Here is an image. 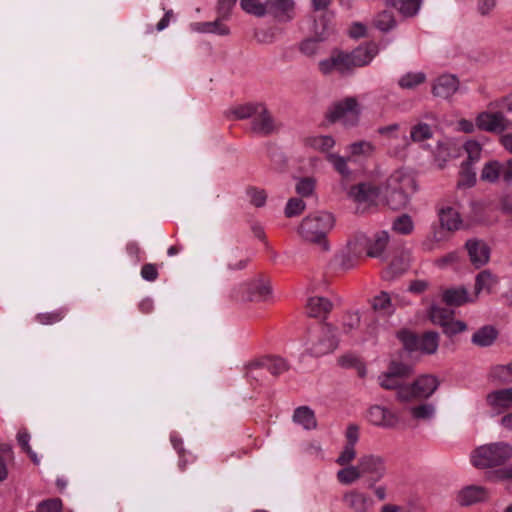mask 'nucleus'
<instances>
[{"label": "nucleus", "mask_w": 512, "mask_h": 512, "mask_svg": "<svg viewBox=\"0 0 512 512\" xmlns=\"http://www.w3.org/2000/svg\"><path fill=\"white\" fill-rule=\"evenodd\" d=\"M359 325V314L357 312H349L343 318L342 330L345 334H351L354 330L358 329Z\"/></svg>", "instance_id": "6e6d98bb"}, {"label": "nucleus", "mask_w": 512, "mask_h": 512, "mask_svg": "<svg viewBox=\"0 0 512 512\" xmlns=\"http://www.w3.org/2000/svg\"><path fill=\"white\" fill-rule=\"evenodd\" d=\"M499 283V279L490 270H483L477 274L475 279V293L479 295L482 292L491 294Z\"/></svg>", "instance_id": "b1692460"}, {"label": "nucleus", "mask_w": 512, "mask_h": 512, "mask_svg": "<svg viewBox=\"0 0 512 512\" xmlns=\"http://www.w3.org/2000/svg\"><path fill=\"white\" fill-rule=\"evenodd\" d=\"M62 502L60 499H48L38 504V512H60Z\"/></svg>", "instance_id": "69168bd1"}, {"label": "nucleus", "mask_w": 512, "mask_h": 512, "mask_svg": "<svg viewBox=\"0 0 512 512\" xmlns=\"http://www.w3.org/2000/svg\"><path fill=\"white\" fill-rule=\"evenodd\" d=\"M338 346V338L336 328L330 324H324L321 327L319 339L313 343L311 352L315 356H322L334 351Z\"/></svg>", "instance_id": "f8f14e48"}, {"label": "nucleus", "mask_w": 512, "mask_h": 512, "mask_svg": "<svg viewBox=\"0 0 512 512\" xmlns=\"http://www.w3.org/2000/svg\"><path fill=\"white\" fill-rule=\"evenodd\" d=\"M306 144L321 152H327L335 145V140L329 135H317L306 139Z\"/></svg>", "instance_id": "f704fd0d"}, {"label": "nucleus", "mask_w": 512, "mask_h": 512, "mask_svg": "<svg viewBox=\"0 0 512 512\" xmlns=\"http://www.w3.org/2000/svg\"><path fill=\"white\" fill-rule=\"evenodd\" d=\"M295 2L293 0H267L266 15L279 22H289L294 18Z\"/></svg>", "instance_id": "4468645a"}, {"label": "nucleus", "mask_w": 512, "mask_h": 512, "mask_svg": "<svg viewBox=\"0 0 512 512\" xmlns=\"http://www.w3.org/2000/svg\"><path fill=\"white\" fill-rule=\"evenodd\" d=\"M486 404L494 415L512 409V387L493 390L486 395Z\"/></svg>", "instance_id": "ddd939ff"}, {"label": "nucleus", "mask_w": 512, "mask_h": 512, "mask_svg": "<svg viewBox=\"0 0 512 512\" xmlns=\"http://www.w3.org/2000/svg\"><path fill=\"white\" fill-rule=\"evenodd\" d=\"M397 337L404 348L410 352L420 351L424 354H434L439 346V335L433 331L417 336L408 330H401L397 333Z\"/></svg>", "instance_id": "423d86ee"}, {"label": "nucleus", "mask_w": 512, "mask_h": 512, "mask_svg": "<svg viewBox=\"0 0 512 512\" xmlns=\"http://www.w3.org/2000/svg\"><path fill=\"white\" fill-rule=\"evenodd\" d=\"M240 293L236 297L243 301H266L271 295V288L262 282H253L242 285Z\"/></svg>", "instance_id": "6ab92c4d"}, {"label": "nucleus", "mask_w": 512, "mask_h": 512, "mask_svg": "<svg viewBox=\"0 0 512 512\" xmlns=\"http://www.w3.org/2000/svg\"><path fill=\"white\" fill-rule=\"evenodd\" d=\"M475 122L476 126L485 132L502 134L504 131L512 130V120L502 112H481Z\"/></svg>", "instance_id": "6e6552de"}, {"label": "nucleus", "mask_w": 512, "mask_h": 512, "mask_svg": "<svg viewBox=\"0 0 512 512\" xmlns=\"http://www.w3.org/2000/svg\"><path fill=\"white\" fill-rule=\"evenodd\" d=\"M219 18L212 22L197 23L195 29L201 33H214L220 36H226L230 33V29Z\"/></svg>", "instance_id": "c756f323"}, {"label": "nucleus", "mask_w": 512, "mask_h": 512, "mask_svg": "<svg viewBox=\"0 0 512 512\" xmlns=\"http://www.w3.org/2000/svg\"><path fill=\"white\" fill-rule=\"evenodd\" d=\"M248 195L250 197L251 203L256 207H261L265 204L267 199V194L264 190H259L256 188H249Z\"/></svg>", "instance_id": "338daca9"}, {"label": "nucleus", "mask_w": 512, "mask_h": 512, "mask_svg": "<svg viewBox=\"0 0 512 512\" xmlns=\"http://www.w3.org/2000/svg\"><path fill=\"white\" fill-rule=\"evenodd\" d=\"M67 312L68 309L62 307L51 312L38 313L35 316V320L41 325H53L55 323L62 321L66 316Z\"/></svg>", "instance_id": "72a5a7b5"}, {"label": "nucleus", "mask_w": 512, "mask_h": 512, "mask_svg": "<svg viewBox=\"0 0 512 512\" xmlns=\"http://www.w3.org/2000/svg\"><path fill=\"white\" fill-rule=\"evenodd\" d=\"M497 336V330L491 325H486L472 335L471 342L479 347H489L496 341Z\"/></svg>", "instance_id": "393cba45"}, {"label": "nucleus", "mask_w": 512, "mask_h": 512, "mask_svg": "<svg viewBox=\"0 0 512 512\" xmlns=\"http://www.w3.org/2000/svg\"><path fill=\"white\" fill-rule=\"evenodd\" d=\"M432 136V128L427 123H418L410 131V138L413 142H422L432 138Z\"/></svg>", "instance_id": "ea45409f"}, {"label": "nucleus", "mask_w": 512, "mask_h": 512, "mask_svg": "<svg viewBox=\"0 0 512 512\" xmlns=\"http://www.w3.org/2000/svg\"><path fill=\"white\" fill-rule=\"evenodd\" d=\"M416 189L414 177L409 172L399 169L387 178L383 193L387 205L393 210H400L407 206L410 196Z\"/></svg>", "instance_id": "f257e3e1"}, {"label": "nucleus", "mask_w": 512, "mask_h": 512, "mask_svg": "<svg viewBox=\"0 0 512 512\" xmlns=\"http://www.w3.org/2000/svg\"><path fill=\"white\" fill-rule=\"evenodd\" d=\"M487 479L493 482L512 480V464L507 467H503L487 474Z\"/></svg>", "instance_id": "052dcab7"}, {"label": "nucleus", "mask_w": 512, "mask_h": 512, "mask_svg": "<svg viewBox=\"0 0 512 512\" xmlns=\"http://www.w3.org/2000/svg\"><path fill=\"white\" fill-rule=\"evenodd\" d=\"M470 262L475 268L486 265L490 260V248L487 243L480 239H469L465 243Z\"/></svg>", "instance_id": "2eb2a0df"}, {"label": "nucleus", "mask_w": 512, "mask_h": 512, "mask_svg": "<svg viewBox=\"0 0 512 512\" xmlns=\"http://www.w3.org/2000/svg\"><path fill=\"white\" fill-rule=\"evenodd\" d=\"M259 368H265V370L269 371L273 376H279L288 371L290 366L288 362L281 357L267 356L250 362L246 366V376L249 379H257V375H254V371Z\"/></svg>", "instance_id": "1a4fd4ad"}, {"label": "nucleus", "mask_w": 512, "mask_h": 512, "mask_svg": "<svg viewBox=\"0 0 512 512\" xmlns=\"http://www.w3.org/2000/svg\"><path fill=\"white\" fill-rule=\"evenodd\" d=\"M336 62V71L341 74L347 73L352 69L356 68L354 66V61L351 53H337L334 55Z\"/></svg>", "instance_id": "49530a36"}, {"label": "nucleus", "mask_w": 512, "mask_h": 512, "mask_svg": "<svg viewBox=\"0 0 512 512\" xmlns=\"http://www.w3.org/2000/svg\"><path fill=\"white\" fill-rule=\"evenodd\" d=\"M378 53V46L375 43H367L359 46L351 52L354 66L362 67L369 64Z\"/></svg>", "instance_id": "5701e85b"}, {"label": "nucleus", "mask_w": 512, "mask_h": 512, "mask_svg": "<svg viewBox=\"0 0 512 512\" xmlns=\"http://www.w3.org/2000/svg\"><path fill=\"white\" fill-rule=\"evenodd\" d=\"M355 446L345 445L342 452L336 459V463L341 466L350 465V463L356 458Z\"/></svg>", "instance_id": "680f3d73"}, {"label": "nucleus", "mask_w": 512, "mask_h": 512, "mask_svg": "<svg viewBox=\"0 0 512 512\" xmlns=\"http://www.w3.org/2000/svg\"><path fill=\"white\" fill-rule=\"evenodd\" d=\"M351 157L345 158L335 153H330L327 155V160L332 164L334 169L340 173L343 177H349L351 171L348 167V161Z\"/></svg>", "instance_id": "58836bf2"}, {"label": "nucleus", "mask_w": 512, "mask_h": 512, "mask_svg": "<svg viewBox=\"0 0 512 512\" xmlns=\"http://www.w3.org/2000/svg\"><path fill=\"white\" fill-rule=\"evenodd\" d=\"M251 128L253 132L261 136H268L277 133L281 128V124L276 121L267 107L261 103L258 106L254 119L251 121Z\"/></svg>", "instance_id": "9d476101"}, {"label": "nucleus", "mask_w": 512, "mask_h": 512, "mask_svg": "<svg viewBox=\"0 0 512 512\" xmlns=\"http://www.w3.org/2000/svg\"><path fill=\"white\" fill-rule=\"evenodd\" d=\"M404 16H414L420 9L422 0H388Z\"/></svg>", "instance_id": "473e14b6"}, {"label": "nucleus", "mask_w": 512, "mask_h": 512, "mask_svg": "<svg viewBox=\"0 0 512 512\" xmlns=\"http://www.w3.org/2000/svg\"><path fill=\"white\" fill-rule=\"evenodd\" d=\"M372 306L375 310L388 311L391 307L390 296L386 292H381L379 295L374 297Z\"/></svg>", "instance_id": "0e129e2a"}, {"label": "nucleus", "mask_w": 512, "mask_h": 512, "mask_svg": "<svg viewBox=\"0 0 512 512\" xmlns=\"http://www.w3.org/2000/svg\"><path fill=\"white\" fill-rule=\"evenodd\" d=\"M425 81L426 74L424 72H407L399 78L398 85L402 89L412 90L423 84Z\"/></svg>", "instance_id": "7c9ffc66"}, {"label": "nucleus", "mask_w": 512, "mask_h": 512, "mask_svg": "<svg viewBox=\"0 0 512 512\" xmlns=\"http://www.w3.org/2000/svg\"><path fill=\"white\" fill-rule=\"evenodd\" d=\"M443 332L449 336L455 335L457 333L463 332L466 330L467 326L463 321L454 320L451 317L443 326Z\"/></svg>", "instance_id": "bf43d9fd"}, {"label": "nucleus", "mask_w": 512, "mask_h": 512, "mask_svg": "<svg viewBox=\"0 0 512 512\" xmlns=\"http://www.w3.org/2000/svg\"><path fill=\"white\" fill-rule=\"evenodd\" d=\"M361 108L355 97H346L333 103L328 112L330 122H340L346 127L356 126L359 122Z\"/></svg>", "instance_id": "20e7f679"}, {"label": "nucleus", "mask_w": 512, "mask_h": 512, "mask_svg": "<svg viewBox=\"0 0 512 512\" xmlns=\"http://www.w3.org/2000/svg\"><path fill=\"white\" fill-rule=\"evenodd\" d=\"M443 301L451 306H461L469 301L468 292L464 288L447 289L443 293Z\"/></svg>", "instance_id": "2f4dec72"}, {"label": "nucleus", "mask_w": 512, "mask_h": 512, "mask_svg": "<svg viewBox=\"0 0 512 512\" xmlns=\"http://www.w3.org/2000/svg\"><path fill=\"white\" fill-rule=\"evenodd\" d=\"M392 228L399 234L408 235L412 233L414 224L409 215L403 214L394 220Z\"/></svg>", "instance_id": "37998d69"}, {"label": "nucleus", "mask_w": 512, "mask_h": 512, "mask_svg": "<svg viewBox=\"0 0 512 512\" xmlns=\"http://www.w3.org/2000/svg\"><path fill=\"white\" fill-rule=\"evenodd\" d=\"M336 476L337 480L343 485H351L363 478L359 462H357V465H346L337 472Z\"/></svg>", "instance_id": "c85d7f7f"}, {"label": "nucleus", "mask_w": 512, "mask_h": 512, "mask_svg": "<svg viewBox=\"0 0 512 512\" xmlns=\"http://www.w3.org/2000/svg\"><path fill=\"white\" fill-rule=\"evenodd\" d=\"M459 88V80L450 74L439 76L432 87V93L436 97L447 99L451 97Z\"/></svg>", "instance_id": "aec40b11"}, {"label": "nucleus", "mask_w": 512, "mask_h": 512, "mask_svg": "<svg viewBox=\"0 0 512 512\" xmlns=\"http://www.w3.org/2000/svg\"><path fill=\"white\" fill-rule=\"evenodd\" d=\"M17 441L19 445L22 447V449L30 456L32 461L35 464H38V459L36 453L31 449L29 445L30 441V434L26 429H21L17 434Z\"/></svg>", "instance_id": "603ef678"}, {"label": "nucleus", "mask_w": 512, "mask_h": 512, "mask_svg": "<svg viewBox=\"0 0 512 512\" xmlns=\"http://www.w3.org/2000/svg\"><path fill=\"white\" fill-rule=\"evenodd\" d=\"M389 235L386 231H379L368 242L367 254L370 257H380L387 247Z\"/></svg>", "instance_id": "bb28decb"}, {"label": "nucleus", "mask_w": 512, "mask_h": 512, "mask_svg": "<svg viewBox=\"0 0 512 512\" xmlns=\"http://www.w3.org/2000/svg\"><path fill=\"white\" fill-rule=\"evenodd\" d=\"M446 239L445 233L442 231V228L439 230H435L432 235V239H427L422 243V249L424 251L430 252L436 248V244L444 241Z\"/></svg>", "instance_id": "e2e57ef3"}, {"label": "nucleus", "mask_w": 512, "mask_h": 512, "mask_svg": "<svg viewBox=\"0 0 512 512\" xmlns=\"http://www.w3.org/2000/svg\"><path fill=\"white\" fill-rule=\"evenodd\" d=\"M293 421L306 430L315 429L317 427L314 411L308 406L296 408L293 414Z\"/></svg>", "instance_id": "a878e982"}, {"label": "nucleus", "mask_w": 512, "mask_h": 512, "mask_svg": "<svg viewBox=\"0 0 512 512\" xmlns=\"http://www.w3.org/2000/svg\"><path fill=\"white\" fill-rule=\"evenodd\" d=\"M379 384L384 389H397V392L399 391L400 387H403L404 385L401 384V380H399L397 377L393 376L390 372H385L382 375L378 377Z\"/></svg>", "instance_id": "13d9d810"}, {"label": "nucleus", "mask_w": 512, "mask_h": 512, "mask_svg": "<svg viewBox=\"0 0 512 512\" xmlns=\"http://www.w3.org/2000/svg\"><path fill=\"white\" fill-rule=\"evenodd\" d=\"M347 149L351 157H368L374 152V145L369 141L361 140L350 144Z\"/></svg>", "instance_id": "a19ab883"}, {"label": "nucleus", "mask_w": 512, "mask_h": 512, "mask_svg": "<svg viewBox=\"0 0 512 512\" xmlns=\"http://www.w3.org/2000/svg\"><path fill=\"white\" fill-rule=\"evenodd\" d=\"M440 382L434 375H422L411 385L399 388L397 399L401 402H409L414 399L430 397L438 388Z\"/></svg>", "instance_id": "39448f33"}, {"label": "nucleus", "mask_w": 512, "mask_h": 512, "mask_svg": "<svg viewBox=\"0 0 512 512\" xmlns=\"http://www.w3.org/2000/svg\"><path fill=\"white\" fill-rule=\"evenodd\" d=\"M476 182V173L472 169V165L462 164V170L460 179L457 183L459 188L461 187H472Z\"/></svg>", "instance_id": "de8ad7c7"}, {"label": "nucleus", "mask_w": 512, "mask_h": 512, "mask_svg": "<svg viewBox=\"0 0 512 512\" xmlns=\"http://www.w3.org/2000/svg\"><path fill=\"white\" fill-rule=\"evenodd\" d=\"M257 42L262 44H270L275 40V33L272 29H260L254 32Z\"/></svg>", "instance_id": "774afa93"}, {"label": "nucleus", "mask_w": 512, "mask_h": 512, "mask_svg": "<svg viewBox=\"0 0 512 512\" xmlns=\"http://www.w3.org/2000/svg\"><path fill=\"white\" fill-rule=\"evenodd\" d=\"M410 413L413 418L417 420H429L433 418L435 413V408L432 404H421L419 406L412 407L410 409Z\"/></svg>", "instance_id": "09e8293b"}, {"label": "nucleus", "mask_w": 512, "mask_h": 512, "mask_svg": "<svg viewBox=\"0 0 512 512\" xmlns=\"http://www.w3.org/2000/svg\"><path fill=\"white\" fill-rule=\"evenodd\" d=\"M410 256L408 252L401 255L399 259H393L389 269L386 271L385 277L392 278L402 274L409 266Z\"/></svg>", "instance_id": "c9c22d12"}, {"label": "nucleus", "mask_w": 512, "mask_h": 512, "mask_svg": "<svg viewBox=\"0 0 512 512\" xmlns=\"http://www.w3.org/2000/svg\"><path fill=\"white\" fill-rule=\"evenodd\" d=\"M335 224L334 216L326 211H318L306 216L299 228L298 233L306 242L318 245L321 250L327 251L329 245L327 234Z\"/></svg>", "instance_id": "f03ea898"}, {"label": "nucleus", "mask_w": 512, "mask_h": 512, "mask_svg": "<svg viewBox=\"0 0 512 512\" xmlns=\"http://www.w3.org/2000/svg\"><path fill=\"white\" fill-rule=\"evenodd\" d=\"M305 202L300 198H291L285 207V215L288 218L300 215L305 210Z\"/></svg>", "instance_id": "864d4df0"}, {"label": "nucleus", "mask_w": 512, "mask_h": 512, "mask_svg": "<svg viewBox=\"0 0 512 512\" xmlns=\"http://www.w3.org/2000/svg\"><path fill=\"white\" fill-rule=\"evenodd\" d=\"M332 20L333 15L326 13L314 21L313 32L318 40L326 39L334 31Z\"/></svg>", "instance_id": "cd10ccee"}, {"label": "nucleus", "mask_w": 512, "mask_h": 512, "mask_svg": "<svg viewBox=\"0 0 512 512\" xmlns=\"http://www.w3.org/2000/svg\"><path fill=\"white\" fill-rule=\"evenodd\" d=\"M367 417L371 424L383 428H393L399 421L394 412L380 405L370 407Z\"/></svg>", "instance_id": "f3484780"}, {"label": "nucleus", "mask_w": 512, "mask_h": 512, "mask_svg": "<svg viewBox=\"0 0 512 512\" xmlns=\"http://www.w3.org/2000/svg\"><path fill=\"white\" fill-rule=\"evenodd\" d=\"M464 149L468 155V159L464 164L473 165L481 158L482 147L475 140H469L464 144Z\"/></svg>", "instance_id": "a18cd8bd"}, {"label": "nucleus", "mask_w": 512, "mask_h": 512, "mask_svg": "<svg viewBox=\"0 0 512 512\" xmlns=\"http://www.w3.org/2000/svg\"><path fill=\"white\" fill-rule=\"evenodd\" d=\"M489 498L488 490L479 485H469L462 488L457 494V502L461 506H470L484 502Z\"/></svg>", "instance_id": "a211bd4d"}, {"label": "nucleus", "mask_w": 512, "mask_h": 512, "mask_svg": "<svg viewBox=\"0 0 512 512\" xmlns=\"http://www.w3.org/2000/svg\"><path fill=\"white\" fill-rule=\"evenodd\" d=\"M491 375L500 383H512V364L508 363L506 365H496L493 367Z\"/></svg>", "instance_id": "c03bdc74"}, {"label": "nucleus", "mask_w": 512, "mask_h": 512, "mask_svg": "<svg viewBox=\"0 0 512 512\" xmlns=\"http://www.w3.org/2000/svg\"><path fill=\"white\" fill-rule=\"evenodd\" d=\"M333 308L332 302L325 297H311L307 301L306 313L309 317L324 319Z\"/></svg>", "instance_id": "412c9836"}, {"label": "nucleus", "mask_w": 512, "mask_h": 512, "mask_svg": "<svg viewBox=\"0 0 512 512\" xmlns=\"http://www.w3.org/2000/svg\"><path fill=\"white\" fill-rule=\"evenodd\" d=\"M441 228L449 232L457 231L462 226V218L457 209L447 206L443 207L438 212Z\"/></svg>", "instance_id": "4be33fe9"}, {"label": "nucleus", "mask_w": 512, "mask_h": 512, "mask_svg": "<svg viewBox=\"0 0 512 512\" xmlns=\"http://www.w3.org/2000/svg\"><path fill=\"white\" fill-rule=\"evenodd\" d=\"M241 8L248 14L256 17H263L266 15V1L264 3L259 0H241Z\"/></svg>", "instance_id": "79ce46f5"}, {"label": "nucleus", "mask_w": 512, "mask_h": 512, "mask_svg": "<svg viewBox=\"0 0 512 512\" xmlns=\"http://www.w3.org/2000/svg\"><path fill=\"white\" fill-rule=\"evenodd\" d=\"M387 371L402 381V379L407 378L412 374V367L407 364L393 361L390 363Z\"/></svg>", "instance_id": "5fc2aeb1"}, {"label": "nucleus", "mask_w": 512, "mask_h": 512, "mask_svg": "<svg viewBox=\"0 0 512 512\" xmlns=\"http://www.w3.org/2000/svg\"><path fill=\"white\" fill-rule=\"evenodd\" d=\"M362 477L366 478L368 488L385 478L387 474L386 459L378 454H364L358 459Z\"/></svg>", "instance_id": "0eeeda50"}, {"label": "nucleus", "mask_w": 512, "mask_h": 512, "mask_svg": "<svg viewBox=\"0 0 512 512\" xmlns=\"http://www.w3.org/2000/svg\"><path fill=\"white\" fill-rule=\"evenodd\" d=\"M342 501L346 507L354 512H368L374 501L365 492L358 489H351L343 494Z\"/></svg>", "instance_id": "dca6fc26"}, {"label": "nucleus", "mask_w": 512, "mask_h": 512, "mask_svg": "<svg viewBox=\"0 0 512 512\" xmlns=\"http://www.w3.org/2000/svg\"><path fill=\"white\" fill-rule=\"evenodd\" d=\"M260 103H248L244 105H240L233 109L232 113L235 115L237 119H246V118H252L254 119V116L258 110V106Z\"/></svg>", "instance_id": "3c124183"}, {"label": "nucleus", "mask_w": 512, "mask_h": 512, "mask_svg": "<svg viewBox=\"0 0 512 512\" xmlns=\"http://www.w3.org/2000/svg\"><path fill=\"white\" fill-rule=\"evenodd\" d=\"M430 320L441 327L453 317V311L450 308L432 306L429 311Z\"/></svg>", "instance_id": "e433bc0d"}, {"label": "nucleus", "mask_w": 512, "mask_h": 512, "mask_svg": "<svg viewBox=\"0 0 512 512\" xmlns=\"http://www.w3.org/2000/svg\"><path fill=\"white\" fill-rule=\"evenodd\" d=\"M502 164L498 161L486 163L481 172V179L490 183L496 182L500 178Z\"/></svg>", "instance_id": "4c0bfd02"}, {"label": "nucleus", "mask_w": 512, "mask_h": 512, "mask_svg": "<svg viewBox=\"0 0 512 512\" xmlns=\"http://www.w3.org/2000/svg\"><path fill=\"white\" fill-rule=\"evenodd\" d=\"M374 24L381 31H389L395 26L394 16L389 11H383L377 15Z\"/></svg>", "instance_id": "8fccbe9b"}, {"label": "nucleus", "mask_w": 512, "mask_h": 512, "mask_svg": "<svg viewBox=\"0 0 512 512\" xmlns=\"http://www.w3.org/2000/svg\"><path fill=\"white\" fill-rule=\"evenodd\" d=\"M512 458V446L506 442L489 443L471 453V463L478 469L501 466Z\"/></svg>", "instance_id": "7ed1b4c3"}, {"label": "nucleus", "mask_w": 512, "mask_h": 512, "mask_svg": "<svg viewBox=\"0 0 512 512\" xmlns=\"http://www.w3.org/2000/svg\"><path fill=\"white\" fill-rule=\"evenodd\" d=\"M295 189L302 197H309L315 190V180L311 177L301 178L297 182Z\"/></svg>", "instance_id": "4d7b16f0"}, {"label": "nucleus", "mask_w": 512, "mask_h": 512, "mask_svg": "<svg viewBox=\"0 0 512 512\" xmlns=\"http://www.w3.org/2000/svg\"><path fill=\"white\" fill-rule=\"evenodd\" d=\"M379 195L380 189L368 182L354 185L348 192L349 198L358 204V209L360 206L366 208L375 205Z\"/></svg>", "instance_id": "9b49d317"}]
</instances>
